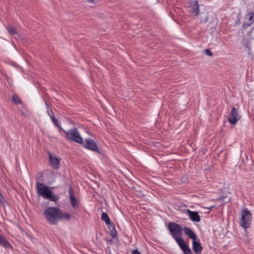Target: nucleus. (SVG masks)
I'll use <instances>...</instances> for the list:
<instances>
[{
    "label": "nucleus",
    "mask_w": 254,
    "mask_h": 254,
    "mask_svg": "<svg viewBox=\"0 0 254 254\" xmlns=\"http://www.w3.org/2000/svg\"><path fill=\"white\" fill-rule=\"evenodd\" d=\"M240 116L235 107H233L230 116L228 118L229 121L232 125H235L240 119Z\"/></svg>",
    "instance_id": "nucleus-8"
},
{
    "label": "nucleus",
    "mask_w": 254,
    "mask_h": 254,
    "mask_svg": "<svg viewBox=\"0 0 254 254\" xmlns=\"http://www.w3.org/2000/svg\"><path fill=\"white\" fill-rule=\"evenodd\" d=\"M94 0H87V1L89 3H93L94 2Z\"/></svg>",
    "instance_id": "nucleus-25"
},
{
    "label": "nucleus",
    "mask_w": 254,
    "mask_h": 254,
    "mask_svg": "<svg viewBox=\"0 0 254 254\" xmlns=\"http://www.w3.org/2000/svg\"><path fill=\"white\" fill-rule=\"evenodd\" d=\"M7 30L10 34H15L16 33L15 28L11 25H8L6 27Z\"/></svg>",
    "instance_id": "nucleus-18"
},
{
    "label": "nucleus",
    "mask_w": 254,
    "mask_h": 254,
    "mask_svg": "<svg viewBox=\"0 0 254 254\" xmlns=\"http://www.w3.org/2000/svg\"><path fill=\"white\" fill-rule=\"evenodd\" d=\"M12 101L14 102L15 103H20V98L17 95H13L11 97Z\"/></svg>",
    "instance_id": "nucleus-19"
},
{
    "label": "nucleus",
    "mask_w": 254,
    "mask_h": 254,
    "mask_svg": "<svg viewBox=\"0 0 254 254\" xmlns=\"http://www.w3.org/2000/svg\"><path fill=\"white\" fill-rule=\"evenodd\" d=\"M44 215L48 222L51 224H56L59 220L64 219L69 220L71 215L64 212L56 207H48L44 212Z\"/></svg>",
    "instance_id": "nucleus-1"
},
{
    "label": "nucleus",
    "mask_w": 254,
    "mask_h": 254,
    "mask_svg": "<svg viewBox=\"0 0 254 254\" xmlns=\"http://www.w3.org/2000/svg\"><path fill=\"white\" fill-rule=\"evenodd\" d=\"M188 10L195 16L199 14V5L196 0L190 1L188 3Z\"/></svg>",
    "instance_id": "nucleus-7"
},
{
    "label": "nucleus",
    "mask_w": 254,
    "mask_h": 254,
    "mask_svg": "<svg viewBox=\"0 0 254 254\" xmlns=\"http://www.w3.org/2000/svg\"><path fill=\"white\" fill-rule=\"evenodd\" d=\"M6 203V201L3 197V196L1 194L0 195V205L2 206H4Z\"/></svg>",
    "instance_id": "nucleus-20"
},
{
    "label": "nucleus",
    "mask_w": 254,
    "mask_h": 254,
    "mask_svg": "<svg viewBox=\"0 0 254 254\" xmlns=\"http://www.w3.org/2000/svg\"><path fill=\"white\" fill-rule=\"evenodd\" d=\"M1 194L0 193V195H1Z\"/></svg>",
    "instance_id": "nucleus-28"
},
{
    "label": "nucleus",
    "mask_w": 254,
    "mask_h": 254,
    "mask_svg": "<svg viewBox=\"0 0 254 254\" xmlns=\"http://www.w3.org/2000/svg\"><path fill=\"white\" fill-rule=\"evenodd\" d=\"M36 188L38 194L42 197L49 199L53 201H56L59 198L53 194L52 191L50 190L48 187L43 185L41 183H37Z\"/></svg>",
    "instance_id": "nucleus-2"
},
{
    "label": "nucleus",
    "mask_w": 254,
    "mask_h": 254,
    "mask_svg": "<svg viewBox=\"0 0 254 254\" xmlns=\"http://www.w3.org/2000/svg\"><path fill=\"white\" fill-rule=\"evenodd\" d=\"M1 194L0 193V195H1Z\"/></svg>",
    "instance_id": "nucleus-27"
},
{
    "label": "nucleus",
    "mask_w": 254,
    "mask_h": 254,
    "mask_svg": "<svg viewBox=\"0 0 254 254\" xmlns=\"http://www.w3.org/2000/svg\"><path fill=\"white\" fill-rule=\"evenodd\" d=\"M101 219L104 221L107 224L109 225L110 224V218L106 213L103 212L102 214Z\"/></svg>",
    "instance_id": "nucleus-17"
},
{
    "label": "nucleus",
    "mask_w": 254,
    "mask_h": 254,
    "mask_svg": "<svg viewBox=\"0 0 254 254\" xmlns=\"http://www.w3.org/2000/svg\"><path fill=\"white\" fill-rule=\"evenodd\" d=\"M209 15L207 13L204 17L201 18V21L203 23H206L208 20Z\"/></svg>",
    "instance_id": "nucleus-21"
},
{
    "label": "nucleus",
    "mask_w": 254,
    "mask_h": 254,
    "mask_svg": "<svg viewBox=\"0 0 254 254\" xmlns=\"http://www.w3.org/2000/svg\"><path fill=\"white\" fill-rule=\"evenodd\" d=\"M187 213L190 216V218L194 222H198L200 221V218L198 212L192 211L189 209L187 210Z\"/></svg>",
    "instance_id": "nucleus-12"
},
{
    "label": "nucleus",
    "mask_w": 254,
    "mask_h": 254,
    "mask_svg": "<svg viewBox=\"0 0 254 254\" xmlns=\"http://www.w3.org/2000/svg\"><path fill=\"white\" fill-rule=\"evenodd\" d=\"M252 216L250 212L247 209H244L242 213V218L240 220V225L244 228L250 227Z\"/></svg>",
    "instance_id": "nucleus-5"
},
{
    "label": "nucleus",
    "mask_w": 254,
    "mask_h": 254,
    "mask_svg": "<svg viewBox=\"0 0 254 254\" xmlns=\"http://www.w3.org/2000/svg\"><path fill=\"white\" fill-rule=\"evenodd\" d=\"M192 249L197 254H200L202 250L199 242L196 240L192 241Z\"/></svg>",
    "instance_id": "nucleus-14"
},
{
    "label": "nucleus",
    "mask_w": 254,
    "mask_h": 254,
    "mask_svg": "<svg viewBox=\"0 0 254 254\" xmlns=\"http://www.w3.org/2000/svg\"><path fill=\"white\" fill-rule=\"evenodd\" d=\"M185 254H191V252L189 247L186 245L184 240L182 241L180 240V242L177 243Z\"/></svg>",
    "instance_id": "nucleus-13"
},
{
    "label": "nucleus",
    "mask_w": 254,
    "mask_h": 254,
    "mask_svg": "<svg viewBox=\"0 0 254 254\" xmlns=\"http://www.w3.org/2000/svg\"><path fill=\"white\" fill-rule=\"evenodd\" d=\"M50 161L51 166L55 169H57L59 167V163L61 160L60 158L56 157L50 154Z\"/></svg>",
    "instance_id": "nucleus-11"
},
{
    "label": "nucleus",
    "mask_w": 254,
    "mask_h": 254,
    "mask_svg": "<svg viewBox=\"0 0 254 254\" xmlns=\"http://www.w3.org/2000/svg\"><path fill=\"white\" fill-rule=\"evenodd\" d=\"M61 130H62L64 132V130L61 127H60V128H59V131H61Z\"/></svg>",
    "instance_id": "nucleus-26"
},
{
    "label": "nucleus",
    "mask_w": 254,
    "mask_h": 254,
    "mask_svg": "<svg viewBox=\"0 0 254 254\" xmlns=\"http://www.w3.org/2000/svg\"><path fill=\"white\" fill-rule=\"evenodd\" d=\"M51 116V118L52 119V120L53 121V123H54V124L59 127L58 125V122L56 120V119L53 116V115H50Z\"/></svg>",
    "instance_id": "nucleus-22"
},
{
    "label": "nucleus",
    "mask_w": 254,
    "mask_h": 254,
    "mask_svg": "<svg viewBox=\"0 0 254 254\" xmlns=\"http://www.w3.org/2000/svg\"><path fill=\"white\" fill-rule=\"evenodd\" d=\"M244 20L243 27L247 28L252 25L254 22V13L253 12H249L246 15Z\"/></svg>",
    "instance_id": "nucleus-9"
},
{
    "label": "nucleus",
    "mask_w": 254,
    "mask_h": 254,
    "mask_svg": "<svg viewBox=\"0 0 254 254\" xmlns=\"http://www.w3.org/2000/svg\"><path fill=\"white\" fill-rule=\"evenodd\" d=\"M67 139L73 140L80 144L83 143V139L77 128H74L68 131L64 130Z\"/></svg>",
    "instance_id": "nucleus-4"
},
{
    "label": "nucleus",
    "mask_w": 254,
    "mask_h": 254,
    "mask_svg": "<svg viewBox=\"0 0 254 254\" xmlns=\"http://www.w3.org/2000/svg\"><path fill=\"white\" fill-rule=\"evenodd\" d=\"M83 146L93 151H98V148L95 142L91 139H86L83 143Z\"/></svg>",
    "instance_id": "nucleus-10"
},
{
    "label": "nucleus",
    "mask_w": 254,
    "mask_h": 254,
    "mask_svg": "<svg viewBox=\"0 0 254 254\" xmlns=\"http://www.w3.org/2000/svg\"><path fill=\"white\" fill-rule=\"evenodd\" d=\"M0 245L6 248L11 247L10 244L7 241L5 238L0 235Z\"/></svg>",
    "instance_id": "nucleus-16"
},
{
    "label": "nucleus",
    "mask_w": 254,
    "mask_h": 254,
    "mask_svg": "<svg viewBox=\"0 0 254 254\" xmlns=\"http://www.w3.org/2000/svg\"><path fill=\"white\" fill-rule=\"evenodd\" d=\"M68 192L69 194V201L71 206L75 209H78L79 208L80 204L79 200L74 195L73 190L71 188L69 189Z\"/></svg>",
    "instance_id": "nucleus-6"
},
{
    "label": "nucleus",
    "mask_w": 254,
    "mask_h": 254,
    "mask_svg": "<svg viewBox=\"0 0 254 254\" xmlns=\"http://www.w3.org/2000/svg\"><path fill=\"white\" fill-rule=\"evenodd\" d=\"M132 254H141L137 250L133 251Z\"/></svg>",
    "instance_id": "nucleus-24"
},
{
    "label": "nucleus",
    "mask_w": 254,
    "mask_h": 254,
    "mask_svg": "<svg viewBox=\"0 0 254 254\" xmlns=\"http://www.w3.org/2000/svg\"><path fill=\"white\" fill-rule=\"evenodd\" d=\"M205 53L209 56H212V53L209 49H206L205 50Z\"/></svg>",
    "instance_id": "nucleus-23"
},
{
    "label": "nucleus",
    "mask_w": 254,
    "mask_h": 254,
    "mask_svg": "<svg viewBox=\"0 0 254 254\" xmlns=\"http://www.w3.org/2000/svg\"><path fill=\"white\" fill-rule=\"evenodd\" d=\"M168 229L171 232V235L175 239L177 243L180 242V240H183L181 238L182 228L179 225L175 223H170L168 224Z\"/></svg>",
    "instance_id": "nucleus-3"
},
{
    "label": "nucleus",
    "mask_w": 254,
    "mask_h": 254,
    "mask_svg": "<svg viewBox=\"0 0 254 254\" xmlns=\"http://www.w3.org/2000/svg\"><path fill=\"white\" fill-rule=\"evenodd\" d=\"M185 232L193 241L196 240L197 236L190 228L186 227L185 228Z\"/></svg>",
    "instance_id": "nucleus-15"
}]
</instances>
